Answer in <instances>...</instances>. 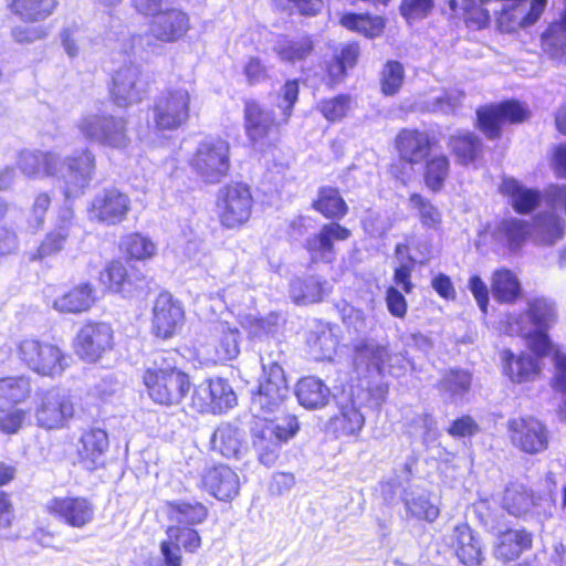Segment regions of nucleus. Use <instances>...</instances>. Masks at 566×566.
<instances>
[{"label":"nucleus","instance_id":"6","mask_svg":"<svg viewBox=\"0 0 566 566\" xmlns=\"http://www.w3.org/2000/svg\"><path fill=\"white\" fill-rule=\"evenodd\" d=\"M163 354H157L153 366L144 374V384L150 399L159 405H179L190 389L189 377L175 367H163Z\"/></svg>","mask_w":566,"mask_h":566},{"label":"nucleus","instance_id":"45","mask_svg":"<svg viewBox=\"0 0 566 566\" xmlns=\"http://www.w3.org/2000/svg\"><path fill=\"white\" fill-rule=\"evenodd\" d=\"M493 297L502 303L514 302L521 294V284L516 275L507 270H496L492 275Z\"/></svg>","mask_w":566,"mask_h":566},{"label":"nucleus","instance_id":"64","mask_svg":"<svg viewBox=\"0 0 566 566\" xmlns=\"http://www.w3.org/2000/svg\"><path fill=\"white\" fill-rule=\"evenodd\" d=\"M433 0H402L400 13L408 21L422 20L433 9Z\"/></svg>","mask_w":566,"mask_h":566},{"label":"nucleus","instance_id":"32","mask_svg":"<svg viewBox=\"0 0 566 566\" xmlns=\"http://www.w3.org/2000/svg\"><path fill=\"white\" fill-rule=\"evenodd\" d=\"M108 449V437L102 429H91L84 432L77 444L80 462L87 470H95L104 463Z\"/></svg>","mask_w":566,"mask_h":566},{"label":"nucleus","instance_id":"36","mask_svg":"<svg viewBox=\"0 0 566 566\" xmlns=\"http://www.w3.org/2000/svg\"><path fill=\"white\" fill-rule=\"evenodd\" d=\"M295 396L301 406L308 410L326 407L331 399L329 387L315 376L301 378L295 387Z\"/></svg>","mask_w":566,"mask_h":566},{"label":"nucleus","instance_id":"10","mask_svg":"<svg viewBox=\"0 0 566 566\" xmlns=\"http://www.w3.org/2000/svg\"><path fill=\"white\" fill-rule=\"evenodd\" d=\"M252 205V195L247 185L233 182L222 187L218 193L221 224L228 229L241 227L249 220Z\"/></svg>","mask_w":566,"mask_h":566},{"label":"nucleus","instance_id":"9","mask_svg":"<svg viewBox=\"0 0 566 566\" xmlns=\"http://www.w3.org/2000/svg\"><path fill=\"white\" fill-rule=\"evenodd\" d=\"M203 359L218 364L235 359L240 354V332L227 321L211 323L198 340Z\"/></svg>","mask_w":566,"mask_h":566},{"label":"nucleus","instance_id":"13","mask_svg":"<svg viewBox=\"0 0 566 566\" xmlns=\"http://www.w3.org/2000/svg\"><path fill=\"white\" fill-rule=\"evenodd\" d=\"M74 408L70 398L60 389L51 388L36 394V423L45 429H59L73 417Z\"/></svg>","mask_w":566,"mask_h":566},{"label":"nucleus","instance_id":"4","mask_svg":"<svg viewBox=\"0 0 566 566\" xmlns=\"http://www.w3.org/2000/svg\"><path fill=\"white\" fill-rule=\"evenodd\" d=\"M298 430V420L293 415L256 420L252 427V443L259 461L265 467H273L280 457L282 444L292 439Z\"/></svg>","mask_w":566,"mask_h":566},{"label":"nucleus","instance_id":"3","mask_svg":"<svg viewBox=\"0 0 566 566\" xmlns=\"http://www.w3.org/2000/svg\"><path fill=\"white\" fill-rule=\"evenodd\" d=\"M263 376L258 390L252 394L251 411L259 419H269L280 412L289 398V386L284 370L279 360L261 357Z\"/></svg>","mask_w":566,"mask_h":566},{"label":"nucleus","instance_id":"17","mask_svg":"<svg viewBox=\"0 0 566 566\" xmlns=\"http://www.w3.org/2000/svg\"><path fill=\"white\" fill-rule=\"evenodd\" d=\"M46 509L56 520L74 528L85 527L95 516V506L83 496L53 497Z\"/></svg>","mask_w":566,"mask_h":566},{"label":"nucleus","instance_id":"30","mask_svg":"<svg viewBox=\"0 0 566 566\" xmlns=\"http://www.w3.org/2000/svg\"><path fill=\"white\" fill-rule=\"evenodd\" d=\"M433 138L426 132L403 129L396 138V146L401 159L410 164H419L428 157Z\"/></svg>","mask_w":566,"mask_h":566},{"label":"nucleus","instance_id":"28","mask_svg":"<svg viewBox=\"0 0 566 566\" xmlns=\"http://www.w3.org/2000/svg\"><path fill=\"white\" fill-rule=\"evenodd\" d=\"M390 354L386 346L373 342H363L356 347L354 365L357 374L364 378L377 377L389 359Z\"/></svg>","mask_w":566,"mask_h":566},{"label":"nucleus","instance_id":"62","mask_svg":"<svg viewBox=\"0 0 566 566\" xmlns=\"http://www.w3.org/2000/svg\"><path fill=\"white\" fill-rule=\"evenodd\" d=\"M350 98L347 95H339L331 99L322 101L318 108L323 116L329 122L342 119L348 113Z\"/></svg>","mask_w":566,"mask_h":566},{"label":"nucleus","instance_id":"43","mask_svg":"<svg viewBox=\"0 0 566 566\" xmlns=\"http://www.w3.org/2000/svg\"><path fill=\"white\" fill-rule=\"evenodd\" d=\"M501 189L511 197L512 206L518 213H528L541 201L537 190L521 186L515 179H504Z\"/></svg>","mask_w":566,"mask_h":566},{"label":"nucleus","instance_id":"34","mask_svg":"<svg viewBox=\"0 0 566 566\" xmlns=\"http://www.w3.org/2000/svg\"><path fill=\"white\" fill-rule=\"evenodd\" d=\"M164 510L171 525L192 527L208 517V509L198 501H169L165 503Z\"/></svg>","mask_w":566,"mask_h":566},{"label":"nucleus","instance_id":"53","mask_svg":"<svg viewBox=\"0 0 566 566\" xmlns=\"http://www.w3.org/2000/svg\"><path fill=\"white\" fill-rule=\"evenodd\" d=\"M449 145L458 160L467 165L475 159L481 143L472 133H459L450 137Z\"/></svg>","mask_w":566,"mask_h":566},{"label":"nucleus","instance_id":"31","mask_svg":"<svg viewBox=\"0 0 566 566\" xmlns=\"http://www.w3.org/2000/svg\"><path fill=\"white\" fill-rule=\"evenodd\" d=\"M338 415L332 420L333 430L338 437H357L365 426L360 402L353 397L337 402Z\"/></svg>","mask_w":566,"mask_h":566},{"label":"nucleus","instance_id":"35","mask_svg":"<svg viewBox=\"0 0 566 566\" xmlns=\"http://www.w3.org/2000/svg\"><path fill=\"white\" fill-rule=\"evenodd\" d=\"M541 501L524 484L511 483L504 491L503 507L514 516L539 514Z\"/></svg>","mask_w":566,"mask_h":566},{"label":"nucleus","instance_id":"41","mask_svg":"<svg viewBox=\"0 0 566 566\" xmlns=\"http://www.w3.org/2000/svg\"><path fill=\"white\" fill-rule=\"evenodd\" d=\"M242 432L229 424L223 423L217 428L211 437L212 449L224 458L238 459L243 452Z\"/></svg>","mask_w":566,"mask_h":566},{"label":"nucleus","instance_id":"40","mask_svg":"<svg viewBox=\"0 0 566 566\" xmlns=\"http://www.w3.org/2000/svg\"><path fill=\"white\" fill-rule=\"evenodd\" d=\"M306 343L310 354L316 360L331 359L335 354L337 338L326 323H316L308 332Z\"/></svg>","mask_w":566,"mask_h":566},{"label":"nucleus","instance_id":"7","mask_svg":"<svg viewBox=\"0 0 566 566\" xmlns=\"http://www.w3.org/2000/svg\"><path fill=\"white\" fill-rule=\"evenodd\" d=\"M191 93L186 85L169 86L154 99L153 127L156 132H175L190 117Z\"/></svg>","mask_w":566,"mask_h":566},{"label":"nucleus","instance_id":"19","mask_svg":"<svg viewBox=\"0 0 566 566\" xmlns=\"http://www.w3.org/2000/svg\"><path fill=\"white\" fill-rule=\"evenodd\" d=\"M189 29L188 15L178 9H167L157 14L150 25L149 33L145 36L138 35L133 41H146L147 46H151L150 38L160 42H175L180 39Z\"/></svg>","mask_w":566,"mask_h":566},{"label":"nucleus","instance_id":"46","mask_svg":"<svg viewBox=\"0 0 566 566\" xmlns=\"http://www.w3.org/2000/svg\"><path fill=\"white\" fill-rule=\"evenodd\" d=\"M331 286L315 277L304 281H294L291 286V295L298 304L316 303L329 293Z\"/></svg>","mask_w":566,"mask_h":566},{"label":"nucleus","instance_id":"8","mask_svg":"<svg viewBox=\"0 0 566 566\" xmlns=\"http://www.w3.org/2000/svg\"><path fill=\"white\" fill-rule=\"evenodd\" d=\"M18 355L29 369L52 378L64 373L70 359L59 346L35 338L22 339Z\"/></svg>","mask_w":566,"mask_h":566},{"label":"nucleus","instance_id":"18","mask_svg":"<svg viewBox=\"0 0 566 566\" xmlns=\"http://www.w3.org/2000/svg\"><path fill=\"white\" fill-rule=\"evenodd\" d=\"M480 129L488 138H497L501 126L505 122L518 123L526 118L527 109L515 101H507L499 105L480 108L476 113Z\"/></svg>","mask_w":566,"mask_h":566},{"label":"nucleus","instance_id":"12","mask_svg":"<svg viewBox=\"0 0 566 566\" xmlns=\"http://www.w3.org/2000/svg\"><path fill=\"white\" fill-rule=\"evenodd\" d=\"M492 2H501L499 27L503 32L510 33L535 23L547 0H480L481 6Z\"/></svg>","mask_w":566,"mask_h":566},{"label":"nucleus","instance_id":"5","mask_svg":"<svg viewBox=\"0 0 566 566\" xmlns=\"http://www.w3.org/2000/svg\"><path fill=\"white\" fill-rule=\"evenodd\" d=\"M189 166L203 184H220L231 168L229 142L216 136L203 138L190 157Z\"/></svg>","mask_w":566,"mask_h":566},{"label":"nucleus","instance_id":"14","mask_svg":"<svg viewBox=\"0 0 566 566\" xmlns=\"http://www.w3.org/2000/svg\"><path fill=\"white\" fill-rule=\"evenodd\" d=\"M191 401L199 412L222 413L237 405V395L226 379L216 378L196 386Z\"/></svg>","mask_w":566,"mask_h":566},{"label":"nucleus","instance_id":"39","mask_svg":"<svg viewBox=\"0 0 566 566\" xmlns=\"http://www.w3.org/2000/svg\"><path fill=\"white\" fill-rule=\"evenodd\" d=\"M95 291L88 283H82L53 302V308L60 313H82L95 302Z\"/></svg>","mask_w":566,"mask_h":566},{"label":"nucleus","instance_id":"56","mask_svg":"<svg viewBox=\"0 0 566 566\" xmlns=\"http://www.w3.org/2000/svg\"><path fill=\"white\" fill-rule=\"evenodd\" d=\"M107 120L112 122V124L105 125L103 130L105 139H98L97 144L117 149L125 148L129 143L126 120L123 117H115L113 115H109Z\"/></svg>","mask_w":566,"mask_h":566},{"label":"nucleus","instance_id":"15","mask_svg":"<svg viewBox=\"0 0 566 566\" xmlns=\"http://www.w3.org/2000/svg\"><path fill=\"white\" fill-rule=\"evenodd\" d=\"M557 321L556 306L547 298H534L527 303V310L520 315H509L506 333L530 334L534 328L549 329Z\"/></svg>","mask_w":566,"mask_h":566},{"label":"nucleus","instance_id":"23","mask_svg":"<svg viewBox=\"0 0 566 566\" xmlns=\"http://www.w3.org/2000/svg\"><path fill=\"white\" fill-rule=\"evenodd\" d=\"M349 235L350 231L339 223L324 224L317 234L307 239L306 249L312 261L333 262L336 255L334 242L345 241Z\"/></svg>","mask_w":566,"mask_h":566},{"label":"nucleus","instance_id":"51","mask_svg":"<svg viewBox=\"0 0 566 566\" xmlns=\"http://www.w3.org/2000/svg\"><path fill=\"white\" fill-rule=\"evenodd\" d=\"M314 208L329 219H340L347 212V206L337 189L323 188L314 202Z\"/></svg>","mask_w":566,"mask_h":566},{"label":"nucleus","instance_id":"27","mask_svg":"<svg viewBox=\"0 0 566 566\" xmlns=\"http://www.w3.org/2000/svg\"><path fill=\"white\" fill-rule=\"evenodd\" d=\"M532 543L533 536L525 530L509 528L499 532L493 543V556L502 563L512 562L530 549Z\"/></svg>","mask_w":566,"mask_h":566},{"label":"nucleus","instance_id":"26","mask_svg":"<svg viewBox=\"0 0 566 566\" xmlns=\"http://www.w3.org/2000/svg\"><path fill=\"white\" fill-rule=\"evenodd\" d=\"M503 374L514 384L534 381L541 374L539 359L530 353L514 354L510 349L501 353Z\"/></svg>","mask_w":566,"mask_h":566},{"label":"nucleus","instance_id":"47","mask_svg":"<svg viewBox=\"0 0 566 566\" xmlns=\"http://www.w3.org/2000/svg\"><path fill=\"white\" fill-rule=\"evenodd\" d=\"M471 386V375L462 369H450L439 382V390L451 401L462 399Z\"/></svg>","mask_w":566,"mask_h":566},{"label":"nucleus","instance_id":"37","mask_svg":"<svg viewBox=\"0 0 566 566\" xmlns=\"http://www.w3.org/2000/svg\"><path fill=\"white\" fill-rule=\"evenodd\" d=\"M402 502L407 515L418 521L432 523L440 514L439 506L431 501L429 492L423 489H406L402 494Z\"/></svg>","mask_w":566,"mask_h":566},{"label":"nucleus","instance_id":"21","mask_svg":"<svg viewBox=\"0 0 566 566\" xmlns=\"http://www.w3.org/2000/svg\"><path fill=\"white\" fill-rule=\"evenodd\" d=\"M129 209L128 196L116 188H108L94 196L90 214L99 222L114 226L126 218Z\"/></svg>","mask_w":566,"mask_h":566},{"label":"nucleus","instance_id":"11","mask_svg":"<svg viewBox=\"0 0 566 566\" xmlns=\"http://www.w3.org/2000/svg\"><path fill=\"white\" fill-rule=\"evenodd\" d=\"M148 91V81L139 65L129 61L120 65L112 76V101L119 107L140 103Z\"/></svg>","mask_w":566,"mask_h":566},{"label":"nucleus","instance_id":"1","mask_svg":"<svg viewBox=\"0 0 566 566\" xmlns=\"http://www.w3.org/2000/svg\"><path fill=\"white\" fill-rule=\"evenodd\" d=\"M17 165L28 178L54 177L66 201L81 197L95 174V156L88 148L65 157L53 151L23 149L19 151Z\"/></svg>","mask_w":566,"mask_h":566},{"label":"nucleus","instance_id":"59","mask_svg":"<svg viewBox=\"0 0 566 566\" xmlns=\"http://www.w3.org/2000/svg\"><path fill=\"white\" fill-rule=\"evenodd\" d=\"M343 323L347 329L357 336L366 335L374 328V319L358 308L346 305L343 308Z\"/></svg>","mask_w":566,"mask_h":566},{"label":"nucleus","instance_id":"48","mask_svg":"<svg viewBox=\"0 0 566 566\" xmlns=\"http://www.w3.org/2000/svg\"><path fill=\"white\" fill-rule=\"evenodd\" d=\"M448 4L454 17L464 19L467 24L478 29L484 28L490 20L489 11L475 0H449Z\"/></svg>","mask_w":566,"mask_h":566},{"label":"nucleus","instance_id":"63","mask_svg":"<svg viewBox=\"0 0 566 566\" xmlns=\"http://www.w3.org/2000/svg\"><path fill=\"white\" fill-rule=\"evenodd\" d=\"M462 93L458 90L443 92L428 102L427 109L430 112H440L449 114L453 112L461 103Z\"/></svg>","mask_w":566,"mask_h":566},{"label":"nucleus","instance_id":"16","mask_svg":"<svg viewBox=\"0 0 566 566\" xmlns=\"http://www.w3.org/2000/svg\"><path fill=\"white\" fill-rule=\"evenodd\" d=\"M507 430L513 446L525 453H541L548 447V430L534 417L513 418Z\"/></svg>","mask_w":566,"mask_h":566},{"label":"nucleus","instance_id":"20","mask_svg":"<svg viewBox=\"0 0 566 566\" xmlns=\"http://www.w3.org/2000/svg\"><path fill=\"white\" fill-rule=\"evenodd\" d=\"M113 346V329L105 323H90L77 333L75 353L84 360L93 363Z\"/></svg>","mask_w":566,"mask_h":566},{"label":"nucleus","instance_id":"33","mask_svg":"<svg viewBox=\"0 0 566 566\" xmlns=\"http://www.w3.org/2000/svg\"><path fill=\"white\" fill-rule=\"evenodd\" d=\"M74 227L73 211L69 206L61 209L56 224L40 244L36 258L43 259L63 250Z\"/></svg>","mask_w":566,"mask_h":566},{"label":"nucleus","instance_id":"61","mask_svg":"<svg viewBox=\"0 0 566 566\" xmlns=\"http://www.w3.org/2000/svg\"><path fill=\"white\" fill-rule=\"evenodd\" d=\"M410 203L418 210L423 227L437 229L440 226L441 213L429 200L418 193H413L410 197Z\"/></svg>","mask_w":566,"mask_h":566},{"label":"nucleus","instance_id":"22","mask_svg":"<svg viewBox=\"0 0 566 566\" xmlns=\"http://www.w3.org/2000/svg\"><path fill=\"white\" fill-rule=\"evenodd\" d=\"M201 486L216 499L229 501L239 493V476L224 464L207 467L201 473Z\"/></svg>","mask_w":566,"mask_h":566},{"label":"nucleus","instance_id":"29","mask_svg":"<svg viewBox=\"0 0 566 566\" xmlns=\"http://www.w3.org/2000/svg\"><path fill=\"white\" fill-rule=\"evenodd\" d=\"M244 127L251 143L262 146L274 130L275 120L271 112L261 108L256 102L249 101L244 107Z\"/></svg>","mask_w":566,"mask_h":566},{"label":"nucleus","instance_id":"49","mask_svg":"<svg viewBox=\"0 0 566 566\" xmlns=\"http://www.w3.org/2000/svg\"><path fill=\"white\" fill-rule=\"evenodd\" d=\"M340 23L346 29L361 33L370 39L379 36L385 28V21L381 17H371L369 14L347 13L343 15Z\"/></svg>","mask_w":566,"mask_h":566},{"label":"nucleus","instance_id":"25","mask_svg":"<svg viewBox=\"0 0 566 566\" xmlns=\"http://www.w3.org/2000/svg\"><path fill=\"white\" fill-rule=\"evenodd\" d=\"M467 566H478L483 560V551L479 536L468 524H459L446 539Z\"/></svg>","mask_w":566,"mask_h":566},{"label":"nucleus","instance_id":"44","mask_svg":"<svg viewBox=\"0 0 566 566\" xmlns=\"http://www.w3.org/2000/svg\"><path fill=\"white\" fill-rule=\"evenodd\" d=\"M101 281L115 293L129 296L138 286L127 274L125 265L120 261L111 262L101 273Z\"/></svg>","mask_w":566,"mask_h":566},{"label":"nucleus","instance_id":"60","mask_svg":"<svg viewBox=\"0 0 566 566\" xmlns=\"http://www.w3.org/2000/svg\"><path fill=\"white\" fill-rule=\"evenodd\" d=\"M166 534L169 538L177 542L186 552L195 553L201 545L199 533L189 526L169 525Z\"/></svg>","mask_w":566,"mask_h":566},{"label":"nucleus","instance_id":"58","mask_svg":"<svg viewBox=\"0 0 566 566\" xmlns=\"http://www.w3.org/2000/svg\"><path fill=\"white\" fill-rule=\"evenodd\" d=\"M405 80V70L400 62L388 61L381 72L380 84L385 95L398 93Z\"/></svg>","mask_w":566,"mask_h":566},{"label":"nucleus","instance_id":"24","mask_svg":"<svg viewBox=\"0 0 566 566\" xmlns=\"http://www.w3.org/2000/svg\"><path fill=\"white\" fill-rule=\"evenodd\" d=\"M153 325L157 336L167 338L172 336L181 326L184 310L168 293L157 296L153 308Z\"/></svg>","mask_w":566,"mask_h":566},{"label":"nucleus","instance_id":"2","mask_svg":"<svg viewBox=\"0 0 566 566\" xmlns=\"http://www.w3.org/2000/svg\"><path fill=\"white\" fill-rule=\"evenodd\" d=\"M565 221L554 211L539 212L533 223L516 218L504 219L493 229V240L510 250H517L527 237L537 244L552 245L564 235Z\"/></svg>","mask_w":566,"mask_h":566},{"label":"nucleus","instance_id":"54","mask_svg":"<svg viewBox=\"0 0 566 566\" xmlns=\"http://www.w3.org/2000/svg\"><path fill=\"white\" fill-rule=\"evenodd\" d=\"M450 164L444 155L429 158L424 168V182L432 191H439L449 176Z\"/></svg>","mask_w":566,"mask_h":566},{"label":"nucleus","instance_id":"55","mask_svg":"<svg viewBox=\"0 0 566 566\" xmlns=\"http://www.w3.org/2000/svg\"><path fill=\"white\" fill-rule=\"evenodd\" d=\"M277 315L271 314L266 318H260L253 314L241 316V327L251 339H262L276 331Z\"/></svg>","mask_w":566,"mask_h":566},{"label":"nucleus","instance_id":"38","mask_svg":"<svg viewBox=\"0 0 566 566\" xmlns=\"http://www.w3.org/2000/svg\"><path fill=\"white\" fill-rule=\"evenodd\" d=\"M59 6V0H11L10 11L21 21L38 23L51 17Z\"/></svg>","mask_w":566,"mask_h":566},{"label":"nucleus","instance_id":"42","mask_svg":"<svg viewBox=\"0 0 566 566\" xmlns=\"http://www.w3.org/2000/svg\"><path fill=\"white\" fill-rule=\"evenodd\" d=\"M273 51L280 60L289 63H295L305 60L313 51V41L308 35L301 36H280Z\"/></svg>","mask_w":566,"mask_h":566},{"label":"nucleus","instance_id":"52","mask_svg":"<svg viewBox=\"0 0 566 566\" xmlns=\"http://www.w3.org/2000/svg\"><path fill=\"white\" fill-rule=\"evenodd\" d=\"M122 245L130 259L146 261L157 254V244L148 237L132 233L123 239Z\"/></svg>","mask_w":566,"mask_h":566},{"label":"nucleus","instance_id":"57","mask_svg":"<svg viewBox=\"0 0 566 566\" xmlns=\"http://www.w3.org/2000/svg\"><path fill=\"white\" fill-rule=\"evenodd\" d=\"M108 116L109 114L106 113L86 114L77 123L78 130L86 139L98 143V139H105L103 134L105 125L112 124L107 120Z\"/></svg>","mask_w":566,"mask_h":566},{"label":"nucleus","instance_id":"50","mask_svg":"<svg viewBox=\"0 0 566 566\" xmlns=\"http://www.w3.org/2000/svg\"><path fill=\"white\" fill-rule=\"evenodd\" d=\"M31 381L29 377H7L0 379V403L2 401L18 405L29 398Z\"/></svg>","mask_w":566,"mask_h":566}]
</instances>
